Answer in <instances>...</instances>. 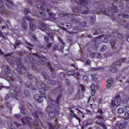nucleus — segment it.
Instances as JSON below:
<instances>
[{"label": "nucleus", "mask_w": 129, "mask_h": 129, "mask_svg": "<svg viewBox=\"0 0 129 129\" xmlns=\"http://www.w3.org/2000/svg\"><path fill=\"white\" fill-rule=\"evenodd\" d=\"M21 27L24 30H27L28 29V23H27V22L23 21L21 24Z\"/></svg>", "instance_id": "obj_33"}, {"label": "nucleus", "mask_w": 129, "mask_h": 129, "mask_svg": "<svg viewBox=\"0 0 129 129\" xmlns=\"http://www.w3.org/2000/svg\"><path fill=\"white\" fill-rule=\"evenodd\" d=\"M21 94V90H18V91L15 90L13 93H11V97L12 98H15L16 100H18V97L20 96V94Z\"/></svg>", "instance_id": "obj_14"}, {"label": "nucleus", "mask_w": 129, "mask_h": 129, "mask_svg": "<svg viewBox=\"0 0 129 129\" xmlns=\"http://www.w3.org/2000/svg\"><path fill=\"white\" fill-rule=\"evenodd\" d=\"M74 13H77V14H90V11L89 10H85L81 12V7H76L73 9Z\"/></svg>", "instance_id": "obj_10"}, {"label": "nucleus", "mask_w": 129, "mask_h": 129, "mask_svg": "<svg viewBox=\"0 0 129 129\" xmlns=\"http://www.w3.org/2000/svg\"><path fill=\"white\" fill-rule=\"evenodd\" d=\"M69 110L72 113L70 114V116H71V117H75L78 120H79V124H81V118H79L78 115L76 114L75 112H74V111L71 109V108H70Z\"/></svg>", "instance_id": "obj_13"}, {"label": "nucleus", "mask_w": 129, "mask_h": 129, "mask_svg": "<svg viewBox=\"0 0 129 129\" xmlns=\"http://www.w3.org/2000/svg\"><path fill=\"white\" fill-rule=\"evenodd\" d=\"M20 117L21 115H20V114H15L14 115V117H15V118H17V119H19V118H20Z\"/></svg>", "instance_id": "obj_56"}, {"label": "nucleus", "mask_w": 129, "mask_h": 129, "mask_svg": "<svg viewBox=\"0 0 129 129\" xmlns=\"http://www.w3.org/2000/svg\"><path fill=\"white\" fill-rule=\"evenodd\" d=\"M124 27L125 29H126L127 30H129V24H126L125 25H124Z\"/></svg>", "instance_id": "obj_63"}, {"label": "nucleus", "mask_w": 129, "mask_h": 129, "mask_svg": "<svg viewBox=\"0 0 129 129\" xmlns=\"http://www.w3.org/2000/svg\"><path fill=\"white\" fill-rule=\"evenodd\" d=\"M27 77H28V78H29L30 79H33V76H32V75L30 73H27Z\"/></svg>", "instance_id": "obj_54"}, {"label": "nucleus", "mask_w": 129, "mask_h": 129, "mask_svg": "<svg viewBox=\"0 0 129 129\" xmlns=\"http://www.w3.org/2000/svg\"><path fill=\"white\" fill-rule=\"evenodd\" d=\"M58 49H59L58 45H54L52 47L53 51H56V50H58Z\"/></svg>", "instance_id": "obj_52"}, {"label": "nucleus", "mask_w": 129, "mask_h": 129, "mask_svg": "<svg viewBox=\"0 0 129 129\" xmlns=\"http://www.w3.org/2000/svg\"><path fill=\"white\" fill-rule=\"evenodd\" d=\"M38 19L40 18H42V20H45V21L47 20V14L45 13L40 12L39 14L37 16Z\"/></svg>", "instance_id": "obj_20"}, {"label": "nucleus", "mask_w": 129, "mask_h": 129, "mask_svg": "<svg viewBox=\"0 0 129 129\" xmlns=\"http://www.w3.org/2000/svg\"><path fill=\"white\" fill-rule=\"evenodd\" d=\"M29 60L30 61V62L29 63V66H31V68L33 70L37 71V66L39 65L38 63V60L33 57H29Z\"/></svg>", "instance_id": "obj_6"}, {"label": "nucleus", "mask_w": 129, "mask_h": 129, "mask_svg": "<svg viewBox=\"0 0 129 129\" xmlns=\"http://www.w3.org/2000/svg\"><path fill=\"white\" fill-rule=\"evenodd\" d=\"M110 44L112 47V49L114 51L116 49H117V47H115L116 46V41L114 39H111L110 40Z\"/></svg>", "instance_id": "obj_17"}, {"label": "nucleus", "mask_w": 129, "mask_h": 129, "mask_svg": "<svg viewBox=\"0 0 129 129\" xmlns=\"http://www.w3.org/2000/svg\"><path fill=\"white\" fill-rule=\"evenodd\" d=\"M65 82H66V84H67V85H70V81H69V80L66 79L65 80Z\"/></svg>", "instance_id": "obj_61"}, {"label": "nucleus", "mask_w": 129, "mask_h": 129, "mask_svg": "<svg viewBox=\"0 0 129 129\" xmlns=\"http://www.w3.org/2000/svg\"><path fill=\"white\" fill-rule=\"evenodd\" d=\"M124 112V109L123 108H119L117 110V113H119V114H121V113H123Z\"/></svg>", "instance_id": "obj_43"}, {"label": "nucleus", "mask_w": 129, "mask_h": 129, "mask_svg": "<svg viewBox=\"0 0 129 129\" xmlns=\"http://www.w3.org/2000/svg\"><path fill=\"white\" fill-rule=\"evenodd\" d=\"M59 77L61 81L64 80V79H65V77H66L65 73H60V75H59Z\"/></svg>", "instance_id": "obj_42"}, {"label": "nucleus", "mask_w": 129, "mask_h": 129, "mask_svg": "<svg viewBox=\"0 0 129 129\" xmlns=\"http://www.w3.org/2000/svg\"><path fill=\"white\" fill-rule=\"evenodd\" d=\"M29 29L31 31H35L36 29H37V27H36V25L32 22L29 23Z\"/></svg>", "instance_id": "obj_25"}, {"label": "nucleus", "mask_w": 129, "mask_h": 129, "mask_svg": "<svg viewBox=\"0 0 129 129\" xmlns=\"http://www.w3.org/2000/svg\"><path fill=\"white\" fill-rule=\"evenodd\" d=\"M40 86L42 87V89L39 91L40 94L42 95L43 97L45 98V99H47V97H46L45 91H48L50 89V87L46 86L45 83L44 82H40Z\"/></svg>", "instance_id": "obj_5"}, {"label": "nucleus", "mask_w": 129, "mask_h": 129, "mask_svg": "<svg viewBox=\"0 0 129 129\" xmlns=\"http://www.w3.org/2000/svg\"><path fill=\"white\" fill-rule=\"evenodd\" d=\"M115 106H116V104H115V100H112L111 102V107H115Z\"/></svg>", "instance_id": "obj_45"}, {"label": "nucleus", "mask_w": 129, "mask_h": 129, "mask_svg": "<svg viewBox=\"0 0 129 129\" xmlns=\"http://www.w3.org/2000/svg\"><path fill=\"white\" fill-rule=\"evenodd\" d=\"M125 108L127 111L129 112V105L125 106Z\"/></svg>", "instance_id": "obj_64"}, {"label": "nucleus", "mask_w": 129, "mask_h": 129, "mask_svg": "<svg viewBox=\"0 0 129 129\" xmlns=\"http://www.w3.org/2000/svg\"><path fill=\"white\" fill-rule=\"evenodd\" d=\"M105 50H106V45H102L101 49H100V51H101L102 52H104Z\"/></svg>", "instance_id": "obj_49"}, {"label": "nucleus", "mask_w": 129, "mask_h": 129, "mask_svg": "<svg viewBox=\"0 0 129 129\" xmlns=\"http://www.w3.org/2000/svg\"><path fill=\"white\" fill-rule=\"evenodd\" d=\"M48 36L51 39V41H54V37L52 34L48 33Z\"/></svg>", "instance_id": "obj_50"}, {"label": "nucleus", "mask_w": 129, "mask_h": 129, "mask_svg": "<svg viewBox=\"0 0 129 129\" xmlns=\"http://www.w3.org/2000/svg\"><path fill=\"white\" fill-rule=\"evenodd\" d=\"M90 56L91 58H94V57H95V53H94V52H91V53L90 54Z\"/></svg>", "instance_id": "obj_53"}, {"label": "nucleus", "mask_w": 129, "mask_h": 129, "mask_svg": "<svg viewBox=\"0 0 129 129\" xmlns=\"http://www.w3.org/2000/svg\"><path fill=\"white\" fill-rule=\"evenodd\" d=\"M32 55L36 56V57L38 58V61L40 64H42V65H47V68L49 71L52 73L51 76L53 78L56 77L55 70L54 68H52V64L49 63V60H48L47 57L44 56H40V55L37 53H32Z\"/></svg>", "instance_id": "obj_2"}, {"label": "nucleus", "mask_w": 129, "mask_h": 129, "mask_svg": "<svg viewBox=\"0 0 129 129\" xmlns=\"http://www.w3.org/2000/svg\"><path fill=\"white\" fill-rule=\"evenodd\" d=\"M127 126V121H123L119 124V128H125Z\"/></svg>", "instance_id": "obj_23"}, {"label": "nucleus", "mask_w": 129, "mask_h": 129, "mask_svg": "<svg viewBox=\"0 0 129 129\" xmlns=\"http://www.w3.org/2000/svg\"><path fill=\"white\" fill-rule=\"evenodd\" d=\"M125 60H126V58H119L117 61L114 63V64L111 66L112 68L110 69V72H111V73H115V72L117 71V68L116 66H120L122 62L125 61Z\"/></svg>", "instance_id": "obj_4"}, {"label": "nucleus", "mask_w": 129, "mask_h": 129, "mask_svg": "<svg viewBox=\"0 0 129 129\" xmlns=\"http://www.w3.org/2000/svg\"><path fill=\"white\" fill-rule=\"evenodd\" d=\"M91 89L92 90L91 91V96H94V95H95V93L96 92V91H95V85H92L91 86Z\"/></svg>", "instance_id": "obj_29"}, {"label": "nucleus", "mask_w": 129, "mask_h": 129, "mask_svg": "<svg viewBox=\"0 0 129 129\" xmlns=\"http://www.w3.org/2000/svg\"><path fill=\"white\" fill-rule=\"evenodd\" d=\"M96 20V17L95 15H93L90 17V21L91 25H94L95 21Z\"/></svg>", "instance_id": "obj_35"}, {"label": "nucleus", "mask_w": 129, "mask_h": 129, "mask_svg": "<svg viewBox=\"0 0 129 129\" xmlns=\"http://www.w3.org/2000/svg\"><path fill=\"white\" fill-rule=\"evenodd\" d=\"M50 84L52 85H56L58 84V85H59L58 87H57L56 89H54V92L55 93H62V87L61 86V84H59V82H56L53 80H50Z\"/></svg>", "instance_id": "obj_7"}, {"label": "nucleus", "mask_w": 129, "mask_h": 129, "mask_svg": "<svg viewBox=\"0 0 129 129\" xmlns=\"http://www.w3.org/2000/svg\"><path fill=\"white\" fill-rule=\"evenodd\" d=\"M23 22L25 21V20L26 21H28V22H33V19H32L30 16H26L25 17H24L22 19Z\"/></svg>", "instance_id": "obj_34"}, {"label": "nucleus", "mask_w": 129, "mask_h": 129, "mask_svg": "<svg viewBox=\"0 0 129 129\" xmlns=\"http://www.w3.org/2000/svg\"><path fill=\"white\" fill-rule=\"evenodd\" d=\"M68 76H74L75 77V70H69L67 73Z\"/></svg>", "instance_id": "obj_28"}, {"label": "nucleus", "mask_w": 129, "mask_h": 129, "mask_svg": "<svg viewBox=\"0 0 129 129\" xmlns=\"http://www.w3.org/2000/svg\"><path fill=\"white\" fill-rule=\"evenodd\" d=\"M118 12V9L116 6H114L112 4V7H108V9L104 8V6H102V9L101 10V13L103 15H105L106 16H109L111 13H117Z\"/></svg>", "instance_id": "obj_3"}, {"label": "nucleus", "mask_w": 129, "mask_h": 129, "mask_svg": "<svg viewBox=\"0 0 129 129\" xmlns=\"http://www.w3.org/2000/svg\"><path fill=\"white\" fill-rule=\"evenodd\" d=\"M30 13H31V11L29 10V9H25L24 10V15H28V14H30Z\"/></svg>", "instance_id": "obj_46"}, {"label": "nucleus", "mask_w": 129, "mask_h": 129, "mask_svg": "<svg viewBox=\"0 0 129 129\" xmlns=\"http://www.w3.org/2000/svg\"><path fill=\"white\" fill-rule=\"evenodd\" d=\"M113 82V80L112 79H109L106 81L107 84V88H110L111 87V84Z\"/></svg>", "instance_id": "obj_27"}, {"label": "nucleus", "mask_w": 129, "mask_h": 129, "mask_svg": "<svg viewBox=\"0 0 129 129\" xmlns=\"http://www.w3.org/2000/svg\"><path fill=\"white\" fill-rule=\"evenodd\" d=\"M44 40L48 42L49 41L50 39L49 38V37L48 36H45L44 37Z\"/></svg>", "instance_id": "obj_62"}, {"label": "nucleus", "mask_w": 129, "mask_h": 129, "mask_svg": "<svg viewBox=\"0 0 129 129\" xmlns=\"http://www.w3.org/2000/svg\"><path fill=\"white\" fill-rule=\"evenodd\" d=\"M13 53H9L4 55V57H9V56H12Z\"/></svg>", "instance_id": "obj_57"}, {"label": "nucleus", "mask_w": 129, "mask_h": 129, "mask_svg": "<svg viewBox=\"0 0 129 129\" xmlns=\"http://www.w3.org/2000/svg\"><path fill=\"white\" fill-rule=\"evenodd\" d=\"M83 80L85 82H88L89 79H88V77H87V76L84 75L83 78Z\"/></svg>", "instance_id": "obj_47"}, {"label": "nucleus", "mask_w": 129, "mask_h": 129, "mask_svg": "<svg viewBox=\"0 0 129 129\" xmlns=\"http://www.w3.org/2000/svg\"><path fill=\"white\" fill-rule=\"evenodd\" d=\"M33 114L35 120L33 121V120L29 116L22 117L21 120L23 124H28L30 127H32L33 124L36 126H39V122L38 121V119H39V111H35L33 112Z\"/></svg>", "instance_id": "obj_1"}, {"label": "nucleus", "mask_w": 129, "mask_h": 129, "mask_svg": "<svg viewBox=\"0 0 129 129\" xmlns=\"http://www.w3.org/2000/svg\"><path fill=\"white\" fill-rule=\"evenodd\" d=\"M58 113V111L55 109L54 111H50L48 115L50 118H54L55 116H56V113Z\"/></svg>", "instance_id": "obj_19"}, {"label": "nucleus", "mask_w": 129, "mask_h": 129, "mask_svg": "<svg viewBox=\"0 0 129 129\" xmlns=\"http://www.w3.org/2000/svg\"><path fill=\"white\" fill-rule=\"evenodd\" d=\"M115 99L117 102V106H119L120 102H121V97L119 95H117L115 96Z\"/></svg>", "instance_id": "obj_26"}, {"label": "nucleus", "mask_w": 129, "mask_h": 129, "mask_svg": "<svg viewBox=\"0 0 129 129\" xmlns=\"http://www.w3.org/2000/svg\"><path fill=\"white\" fill-rule=\"evenodd\" d=\"M36 8L38 9H40L43 12H46V11H48L47 10V6H46V4L44 2H41V4L36 5Z\"/></svg>", "instance_id": "obj_12"}, {"label": "nucleus", "mask_w": 129, "mask_h": 129, "mask_svg": "<svg viewBox=\"0 0 129 129\" xmlns=\"http://www.w3.org/2000/svg\"><path fill=\"white\" fill-rule=\"evenodd\" d=\"M48 16L50 21H51V22H55V21H56V17H56V15H55V14L52 12H49Z\"/></svg>", "instance_id": "obj_18"}, {"label": "nucleus", "mask_w": 129, "mask_h": 129, "mask_svg": "<svg viewBox=\"0 0 129 129\" xmlns=\"http://www.w3.org/2000/svg\"><path fill=\"white\" fill-rule=\"evenodd\" d=\"M25 86L31 90H36V88L32 84H28V83H25Z\"/></svg>", "instance_id": "obj_30"}, {"label": "nucleus", "mask_w": 129, "mask_h": 129, "mask_svg": "<svg viewBox=\"0 0 129 129\" xmlns=\"http://www.w3.org/2000/svg\"><path fill=\"white\" fill-rule=\"evenodd\" d=\"M101 57H102V56L101 55L100 53H98L97 54V58H98V59H101Z\"/></svg>", "instance_id": "obj_59"}, {"label": "nucleus", "mask_w": 129, "mask_h": 129, "mask_svg": "<svg viewBox=\"0 0 129 129\" xmlns=\"http://www.w3.org/2000/svg\"><path fill=\"white\" fill-rule=\"evenodd\" d=\"M42 75L43 78L45 80H48V79H49V76H48V75H47L46 72H42Z\"/></svg>", "instance_id": "obj_41"}, {"label": "nucleus", "mask_w": 129, "mask_h": 129, "mask_svg": "<svg viewBox=\"0 0 129 129\" xmlns=\"http://www.w3.org/2000/svg\"><path fill=\"white\" fill-rule=\"evenodd\" d=\"M97 112L98 113H100V114H101V115H102V114H103V111H102V110H101V109L98 110Z\"/></svg>", "instance_id": "obj_55"}, {"label": "nucleus", "mask_w": 129, "mask_h": 129, "mask_svg": "<svg viewBox=\"0 0 129 129\" xmlns=\"http://www.w3.org/2000/svg\"><path fill=\"white\" fill-rule=\"evenodd\" d=\"M5 70H4V72H5V73H6V74H10V73H11V68H10V67L9 66H5Z\"/></svg>", "instance_id": "obj_31"}, {"label": "nucleus", "mask_w": 129, "mask_h": 129, "mask_svg": "<svg viewBox=\"0 0 129 129\" xmlns=\"http://www.w3.org/2000/svg\"><path fill=\"white\" fill-rule=\"evenodd\" d=\"M113 35L115 38H118V39H122V35L118 33V31L113 32Z\"/></svg>", "instance_id": "obj_24"}, {"label": "nucleus", "mask_w": 129, "mask_h": 129, "mask_svg": "<svg viewBox=\"0 0 129 129\" xmlns=\"http://www.w3.org/2000/svg\"><path fill=\"white\" fill-rule=\"evenodd\" d=\"M39 24L40 25V26H41L40 27V30L43 32H45V31L47 30V24L43 23V22H39Z\"/></svg>", "instance_id": "obj_22"}, {"label": "nucleus", "mask_w": 129, "mask_h": 129, "mask_svg": "<svg viewBox=\"0 0 129 129\" xmlns=\"http://www.w3.org/2000/svg\"><path fill=\"white\" fill-rule=\"evenodd\" d=\"M92 33L93 35H99L101 33V31L98 29H93Z\"/></svg>", "instance_id": "obj_32"}, {"label": "nucleus", "mask_w": 129, "mask_h": 129, "mask_svg": "<svg viewBox=\"0 0 129 129\" xmlns=\"http://www.w3.org/2000/svg\"><path fill=\"white\" fill-rule=\"evenodd\" d=\"M86 25V22H83L81 23L80 22V23H79V27H81L82 28H83V27H85Z\"/></svg>", "instance_id": "obj_44"}, {"label": "nucleus", "mask_w": 129, "mask_h": 129, "mask_svg": "<svg viewBox=\"0 0 129 129\" xmlns=\"http://www.w3.org/2000/svg\"><path fill=\"white\" fill-rule=\"evenodd\" d=\"M58 39L59 40V42H61V43L63 44V45H65V43H64V42H63V40L62 39H61V38L58 37Z\"/></svg>", "instance_id": "obj_60"}, {"label": "nucleus", "mask_w": 129, "mask_h": 129, "mask_svg": "<svg viewBox=\"0 0 129 129\" xmlns=\"http://www.w3.org/2000/svg\"><path fill=\"white\" fill-rule=\"evenodd\" d=\"M13 123L15 124L16 126H17V127H19V126H22L21 124L18 123L17 122H11V121H7V124L9 126V129H16V128L15 127V126L13 125Z\"/></svg>", "instance_id": "obj_11"}, {"label": "nucleus", "mask_w": 129, "mask_h": 129, "mask_svg": "<svg viewBox=\"0 0 129 129\" xmlns=\"http://www.w3.org/2000/svg\"><path fill=\"white\" fill-rule=\"evenodd\" d=\"M96 124H98V125H100V126H102L103 128L106 129V125H105V124L104 123H101L99 121L96 122Z\"/></svg>", "instance_id": "obj_38"}, {"label": "nucleus", "mask_w": 129, "mask_h": 129, "mask_svg": "<svg viewBox=\"0 0 129 129\" xmlns=\"http://www.w3.org/2000/svg\"><path fill=\"white\" fill-rule=\"evenodd\" d=\"M20 111L21 113H23L24 115H26V114H27V113L26 112V109L23 106L20 107Z\"/></svg>", "instance_id": "obj_40"}, {"label": "nucleus", "mask_w": 129, "mask_h": 129, "mask_svg": "<svg viewBox=\"0 0 129 129\" xmlns=\"http://www.w3.org/2000/svg\"><path fill=\"white\" fill-rule=\"evenodd\" d=\"M52 43L48 42L46 47L47 48H48V49H50V48L52 47Z\"/></svg>", "instance_id": "obj_58"}, {"label": "nucleus", "mask_w": 129, "mask_h": 129, "mask_svg": "<svg viewBox=\"0 0 129 129\" xmlns=\"http://www.w3.org/2000/svg\"><path fill=\"white\" fill-rule=\"evenodd\" d=\"M125 118V119H128L129 118V113L127 112H125L124 114Z\"/></svg>", "instance_id": "obj_51"}, {"label": "nucleus", "mask_w": 129, "mask_h": 129, "mask_svg": "<svg viewBox=\"0 0 129 129\" xmlns=\"http://www.w3.org/2000/svg\"><path fill=\"white\" fill-rule=\"evenodd\" d=\"M78 2L81 5L83 6H87L88 5V2L86 0H79Z\"/></svg>", "instance_id": "obj_36"}, {"label": "nucleus", "mask_w": 129, "mask_h": 129, "mask_svg": "<svg viewBox=\"0 0 129 129\" xmlns=\"http://www.w3.org/2000/svg\"><path fill=\"white\" fill-rule=\"evenodd\" d=\"M71 21H72V23H73V24H76L77 25H79L80 24V19L77 20L75 18H72Z\"/></svg>", "instance_id": "obj_37"}, {"label": "nucleus", "mask_w": 129, "mask_h": 129, "mask_svg": "<svg viewBox=\"0 0 129 129\" xmlns=\"http://www.w3.org/2000/svg\"><path fill=\"white\" fill-rule=\"evenodd\" d=\"M92 70L94 71H98V70H99L100 71H104V68L102 67L93 68Z\"/></svg>", "instance_id": "obj_39"}, {"label": "nucleus", "mask_w": 129, "mask_h": 129, "mask_svg": "<svg viewBox=\"0 0 129 129\" xmlns=\"http://www.w3.org/2000/svg\"><path fill=\"white\" fill-rule=\"evenodd\" d=\"M34 99L38 103H42L43 102V97L39 94H35L33 97Z\"/></svg>", "instance_id": "obj_15"}, {"label": "nucleus", "mask_w": 129, "mask_h": 129, "mask_svg": "<svg viewBox=\"0 0 129 129\" xmlns=\"http://www.w3.org/2000/svg\"><path fill=\"white\" fill-rule=\"evenodd\" d=\"M118 18H119V19H123L124 20H126L127 19H129V15L127 14L121 13L118 15Z\"/></svg>", "instance_id": "obj_21"}, {"label": "nucleus", "mask_w": 129, "mask_h": 129, "mask_svg": "<svg viewBox=\"0 0 129 129\" xmlns=\"http://www.w3.org/2000/svg\"><path fill=\"white\" fill-rule=\"evenodd\" d=\"M65 25L67 26V28H68V29H70V27H71V24L70 23H66V24H65L64 23L61 24V26H65Z\"/></svg>", "instance_id": "obj_48"}, {"label": "nucleus", "mask_w": 129, "mask_h": 129, "mask_svg": "<svg viewBox=\"0 0 129 129\" xmlns=\"http://www.w3.org/2000/svg\"><path fill=\"white\" fill-rule=\"evenodd\" d=\"M15 62L19 69H20V70H24L25 71H26V67H25L24 64L22 63V58H21V57H17Z\"/></svg>", "instance_id": "obj_9"}, {"label": "nucleus", "mask_w": 129, "mask_h": 129, "mask_svg": "<svg viewBox=\"0 0 129 129\" xmlns=\"http://www.w3.org/2000/svg\"><path fill=\"white\" fill-rule=\"evenodd\" d=\"M62 98V94H59L57 95L56 100H54L53 99H50L49 101V103L50 105H55V104H57V105H60V99Z\"/></svg>", "instance_id": "obj_8"}, {"label": "nucleus", "mask_w": 129, "mask_h": 129, "mask_svg": "<svg viewBox=\"0 0 129 129\" xmlns=\"http://www.w3.org/2000/svg\"><path fill=\"white\" fill-rule=\"evenodd\" d=\"M104 35L99 36L96 38V39H98V40H103V43H107L108 42V37L109 36H106L104 37Z\"/></svg>", "instance_id": "obj_16"}]
</instances>
